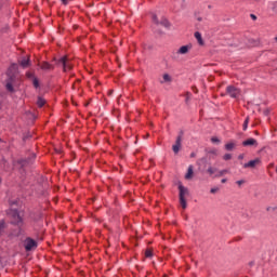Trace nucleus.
<instances>
[{"label":"nucleus","mask_w":277,"mask_h":277,"mask_svg":"<svg viewBox=\"0 0 277 277\" xmlns=\"http://www.w3.org/2000/svg\"><path fill=\"white\" fill-rule=\"evenodd\" d=\"M223 159H224V161H230V159H233V155H230V154H225V155L223 156Z\"/></svg>","instance_id":"obj_25"},{"label":"nucleus","mask_w":277,"mask_h":277,"mask_svg":"<svg viewBox=\"0 0 277 277\" xmlns=\"http://www.w3.org/2000/svg\"><path fill=\"white\" fill-rule=\"evenodd\" d=\"M273 167H274V162H271V163H269V168H273Z\"/></svg>","instance_id":"obj_39"},{"label":"nucleus","mask_w":277,"mask_h":277,"mask_svg":"<svg viewBox=\"0 0 277 277\" xmlns=\"http://www.w3.org/2000/svg\"><path fill=\"white\" fill-rule=\"evenodd\" d=\"M56 66H63V72L72 70V64H70V58H68V55H64L63 57L58 58Z\"/></svg>","instance_id":"obj_2"},{"label":"nucleus","mask_w":277,"mask_h":277,"mask_svg":"<svg viewBox=\"0 0 277 277\" xmlns=\"http://www.w3.org/2000/svg\"><path fill=\"white\" fill-rule=\"evenodd\" d=\"M250 16H251L252 21H256V15L251 14Z\"/></svg>","instance_id":"obj_35"},{"label":"nucleus","mask_w":277,"mask_h":277,"mask_svg":"<svg viewBox=\"0 0 277 277\" xmlns=\"http://www.w3.org/2000/svg\"><path fill=\"white\" fill-rule=\"evenodd\" d=\"M255 134L259 135V131H255Z\"/></svg>","instance_id":"obj_46"},{"label":"nucleus","mask_w":277,"mask_h":277,"mask_svg":"<svg viewBox=\"0 0 277 277\" xmlns=\"http://www.w3.org/2000/svg\"><path fill=\"white\" fill-rule=\"evenodd\" d=\"M1 183H2V179L0 177V185H1Z\"/></svg>","instance_id":"obj_47"},{"label":"nucleus","mask_w":277,"mask_h":277,"mask_svg":"<svg viewBox=\"0 0 277 277\" xmlns=\"http://www.w3.org/2000/svg\"><path fill=\"white\" fill-rule=\"evenodd\" d=\"M212 194H216V192H220V188H211L210 190Z\"/></svg>","instance_id":"obj_32"},{"label":"nucleus","mask_w":277,"mask_h":277,"mask_svg":"<svg viewBox=\"0 0 277 277\" xmlns=\"http://www.w3.org/2000/svg\"><path fill=\"white\" fill-rule=\"evenodd\" d=\"M271 111L272 110L269 108L264 109V116H268L271 114Z\"/></svg>","instance_id":"obj_31"},{"label":"nucleus","mask_w":277,"mask_h":277,"mask_svg":"<svg viewBox=\"0 0 277 277\" xmlns=\"http://www.w3.org/2000/svg\"><path fill=\"white\" fill-rule=\"evenodd\" d=\"M193 177H194V167L190 166L188 168V171H187L186 175H185V179L189 180V179H193Z\"/></svg>","instance_id":"obj_16"},{"label":"nucleus","mask_w":277,"mask_h":277,"mask_svg":"<svg viewBox=\"0 0 277 277\" xmlns=\"http://www.w3.org/2000/svg\"><path fill=\"white\" fill-rule=\"evenodd\" d=\"M14 205H18V201L16 200L10 201L11 208L5 211L6 216L9 217L10 224H12V226H17L18 228H23L25 221L21 216V211H18V209L16 208H13Z\"/></svg>","instance_id":"obj_1"},{"label":"nucleus","mask_w":277,"mask_h":277,"mask_svg":"<svg viewBox=\"0 0 277 277\" xmlns=\"http://www.w3.org/2000/svg\"><path fill=\"white\" fill-rule=\"evenodd\" d=\"M276 173H277V167H276Z\"/></svg>","instance_id":"obj_49"},{"label":"nucleus","mask_w":277,"mask_h":277,"mask_svg":"<svg viewBox=\"0 0 277 277\" xmlns=\"http://www.w3.org/2000/svg\"><path fill=\"white\" fill-rule=\"evenodd\" d=\"M226 170H222L221 172H220V176H224V174H226Z\"/></svg>","instance_id":"obj_34"},{"label":"nucleus","mask_w":277,"mask_h":277,"mask_svg":"<svg viewBox=\"0 0 277 277\" xmlns=\"http://www.w3.org/2000/svg\"><path fill=\"white\" fill-rule=\"evenodd\" d=\"M226 181H227L226 179H223L221 182H222V183H226Z\"/></svg>","instance_id":"obj_40"},{"label":"nucleus","mask_w":277,"mask_h":277,"mask_svg":"<svg viewBox=\"0 0 277 277\" xmlns=\"http://www.w3.org/2000/svg\"><path fill=\"white\" fill-rule=\"evenodd\" d=\"M195 38L200 47H205V40H202V35L199 31L195 32Z\"/></svg>","instance_id":"obj_14"},{"label":"nucleus","mask_w":277,"mask_h":277,"mask_svg":"<svg viewBox=\"0 0 277 277\" xmlns=\"http://www.w3.org/2000/svg\"><path fill=\"white\" fill-rule=\"evenodd\" d=\"M189 101V97H186V102Z\"/></svg>","instance_id":"obj_48"},{"label":"nucleus","mask_w":277,"mask_h":277,"mask_svg":"<svg viewBox=\"0 0 277 277\" xmlns=\"http://www.w3.org/2000/svg\"><path fill=\"white\" fill-rule=\"evenodd\" d=\"M163 81H166L167 83H170V81H172V77H170L168 74H164Z\"/></svg>","instance_id":"obj_23"},{"label":"nucleus","mask_w":277,"mask_h":277,"mask_svg":"<svg viewBox=\"0 0 277 277\" xmlns=\"http://www.w3.org/2000/svg\"><path fill=\"white\" fill-rule=\"evenodd\" d=\"M183 130L180 131V134L176 137L175 144L172 146V150L175 155H177L179 150H181V142H183Z\"/></svg>","instance_id":"obj_7"},{"label":"nucleus","mask_w":277,"mask_h":277,"mask_svg":"<svg viewBox=\"0 0 277 277\" xmlns=\"http://www.w3.org/2000/svg\"><path fill=\"white\" fill-rule=\"evenodd\" d=\"M179 192H180V205L182 209H187V200L185 199V195L189 194V190L183 186V184L179 183Z\"/></svg>","instance_id":"obj_3"},{"label":"nucleus","mask_w":277,"mask_h":277,"mask_svg":"<svg viewBox=\"0 0 277 277\" xmlns=\"http://www.w3.org/2000/svg\"><path fill=\"white\" fill-rule=\"evenodd\" d=\"M3 228H5V221L4 220L0 221V237H1V233H3Z\"/></svg>","instance_id":"obj_24"},{"label":"nucleus","mask_w":277,"mask_h":277,"mask_svg":"<svg viewBox=\"0 0 277 277\" xmlns=\"http://www.w3.org/2000/svg\"><path fill=\"white\" fill-rule=\"evenodd\" d=\"M145 259H153V249L151 248H147L145 250Z\"/></svg>","instance_id":"obj_17"},{"label":"nucleus","mask_w":277,"mask_h":277,"mask_svg":"<svg viewBox=\"0 0 277 277\" xmlns=\"http://www.w3.org/2000/svg\"><path fill=\"white\" fill-rule=\"evenodd\" d=\"M26 77H27V79H34V77H36V74H34L31 71H27Z\"/></svg>","instance_id":"obj_26"},{"label":"nucleus","mask_w":277,"mask_h":277,"mask_svg":"<svg viewBox=\"0 0 277 277\" xmlns=\"http://www.w3.org/2000/svg\"><path fill=\"white\" fill-rule=\"evenodd\" d=\"M72 105H76V106H77V103H76V102H72Z\"/></svg>","instance_id":"obj_43"},{"label":"nucleus","mask_w":277,"mask_h":277,"mask_svg":"<svg viewBox=\"0 0 277 277\" xmlns=\"http://www.w3.org/2000/svg\"><path fill=\"white\" fill-rule=\"evenodd\" d=\"M17 164H13L19 172H25V168H29V158H21L16 161Z\"/></svg>","instance_id":"obj_5"},{"label":"nucleus","mask_w":277,"mask_h":277,"mask_svg":"<svg viewBox=\"0 0 277 277\" xmlns=\"http://www.w3.org/2000/svg\"><path fill=\"white\" fill-rule=\"evenodd\" d=\"M256 166H261V158L250 160L249 162L243 164V168H256Z\"/></svg>","instance_id":"obj_10"},{"label":"nucleus","mask_w":277,"mask_h":277,"mask_svg":"<svg viewBox=\"0 0 277 277\" xmlns=\"http://www.w3.org/2000/svg\"><path fill=\"white\" fill-rule=\"evenodd\" d=\"M208 155H213L214 157L217 156V149H211L208 151Z\"/></svg>","instance_id":"obj_28"},{"label":"nucleus","mask_w":277,"mask_h":277,"mask_svg":"<svg viewBox=\"0 0 277 277\" xmlns=\"http://www.w3.org/2000/svg\"><path fill=\"white\" fill-rule=\"evenodd\" d=\"M24 248L26 252H31V250H36V248H38V241L31 237H26L24 240Z\"/></svg>","instance_id":"obj_4"},{"label":"nucleus","mask_w":277,"mask_h":277,"mask_svg":"<svg viewBox=\"0 0 277 277\" xmlns=\"http://www.w3.org/2000/svg\"><path fill=\"white\" fill-rule=\"evenodd\" d=\"M195 93L198 94V89L195 88Z\"/></svg>","instance_id":"obj_41"},{"label":"nucleus","mask_w":277,"mask_h":277,"mask_svg":"<svg viewBox=\"0 0 277 277\" xmlns=\"http://www.w3.org/2000/svg\"><path fill=\"white\" fill-rule=\"evenodd\" d=\"M88 105H90V103L84 104V107H88Z\"/></svg>","instance_id":"obj_42"},{"label":"nucleus","mask_w":277,"mask_h":277,"mask_svg":"<svg viewBox=\"0 0 277 277\" xmlns=\"http://www.w3.org/2000/svg\"><path fill=\"white\" fill-rule=\"evenodd\" d=\"M233 148H235V143H227V144H225V149L233 150Z\"/></svg>","instance_id":"obj_22"},{"label":"nucleus","mask_w":277,"mask_h":277,"mask_svg":"<svg viewBox=\"0 0 277 277\" xmlns=\"http://www.w3.org/2000/svg\"><path fill=\"white\" fill-rule=\"evenodd\" d=\"M19 66L22 68H29V66H31V60L28 58H23L21 62H19Z\"/></svg>","instance_id":"obj_12"},{"label":"nucleus","mask_w":277,"mask_h":277,"mask_svg":"<svg viewBox=\"0 0 277 277\" xmlns=\"http://www.w3.org/2000/svg\"><path fill=\"white\" fill-rule=\"evenodd\" d=\"M196 155L195 154H192L190 157H195Z\"/></svg>","instance_id":"obj_44"},{"label":"nucleus","mask_w":277,"mask_h":277,"mask_svg":"<svg viewBox=\"0 0 277 277\" xmlns=\"http://www.w3.org/2000/svg\"><path fill=\"white\" fill-rule=\"evenodd\" d=\"M39 66H40L41 70H55V65H53L47 61L41 62V64Z\"/></svg>","instance_id":"obj_9"},{"label":"nucleus","mask_w":277,"mask_h":277,"mask_svg":"<svg viewBox=\"0 0 277 277\" xmlns=\"http://www.w3.org/2000/svg\"><path fill=\"white\" fill-rule=\"evenodd\" d=\"M160 25H162V27H170V21H168V18H162Z\"/></svg>","instance_id":"obj_19"},{"label":"nucleus","mask_w":277,"mask_h":277,"mask_svg":"<svg viewBox=\"0 0 277 277\" xmlns=\"http://www.w3.org/2000/svg\"><path fill=\"white\" fill-rule=\"evenodd\" d=\"M32 85H34V88H36V90H38V88H40V80L38 79V77H34Z\"/></svg>","instance_id":"obj_18"},{"label":"nucleus","mask_w":277,"mask_h":277,"mask_svg":"<svg viewBox=\"0 0 277 277\" xmlns=\"http://www.w3.org/2000/svg\"><path fill=\"white\" fill-rule=\"evenodd\" d=\"M226 94H228L232 98H238L241 91L235 85H228L226 88Z\"/></svg>","instance_id":"obj_6"},{"label":"nucleus","mask_w":277,"mask_h":277,"mask_svg":"<svg viewBox=\"0 0 277 277\" xmlns=\"http://www.w3.org/2000/svg\"><path fill=\"white\" fill-rule=\"evenodd\" d=\"M14 79H15L14 76H10L9 79L6 80L5 88L8 92L14 93V84H12L14 83Z\"/></svg>","instance_id":"obj_8"},{"label":"nucleus","mask_w":277,"mask_h":277,"mask_svg":"<svg viewBox=\"0 0 277 277\" xmlns=\"http://www.w3.org/2000/svg\"><path fill=\"white\" fill-rule=\"evenodd\" d=\"M189 49H192V45H183L179 49L177 53H180V55H185L189 53Z\"/></svg>","instance_id":"obj_13"},{"label":"nucleus","mask_w":277,"mask_h":277,"mask_svg":"<svg viewBox=\"0 0 277 277\" xmlns=\"http://www.w3.org/2000/svg\"><path fill=\"white\" fill-rule=\"evenodd\" d=\"M208 174L210 175L215 174V169H213V167L208 168Z\"/></svg>","instance_id":"obj_29"},{"label":"nucleus","mask_w":277,"mask_h":277,"mask_svg":"<svg viewBox=\"0 0 277 277\" xmlns=\"http://www.w3.org/2000/svg\"><path fill=\"white\" fill-rule=\"evenodd\" d=\"M238 159H243V154H240L239 156H238Z\"/></svg>","instance_id":"obj_38"},{"label":"nucleus","mask_w":277,"mask_h":277,"mask_svg":"<svg viewBox=\"0 0 277 277\" xmlns=\"http://www.w3.org/2000/svg\"><path fill=\"white\" fill-rule=\"evenodd\" d=\"M272 208H267L266 211H271Z\"/></svg>","instance_id":"obj_45"},{"label":"nucleus","mask_w":277,"mask_h":277,"mask_svg":"<svg viewBox=\"0 0 277 277\" xmlns=\"http://www.w3.org/2000/svg\"><path fill=\"white\" fill-rule=\"evenodd\" d=\"M249 123H250V117H247V118L245 119L243 124H242L243 131H246V130L248 129V124H249Z\"/></svg>","instance_id":"obj_20"},{"label":"nucleus","mask_w":277,"mask_h":277,"mask_svg":"<svg viewBox=\"0 0 277 277\" xmlns=\"http://www.w3.org/2000/svg\"><path fill=\"white\" fill-rule=\"evenodd\" d=\"M211 142L212 144H220V138H217V136H212Z\"/></svg>","instance_id":"obj_27"},{"label":"nucleus","mask_w":277,"mask_h":277,"mask_svg":"<svg viewBox=\"0 0 277 277\" xmlns=\"http://www.w3.org/2000/svg\"><path fill=\"white\" fill-rule=\"evenodd\" d=\"M27 140H31L30 134H26V135L23 136V142H27Z\"/></svg>","instance_id":"obj_30"},{"label":"nucleus","mask_w":277,"mask_h":277,"mask_svg":"<svg viewBox=\"0 0 277 277\" xmlns=\"http://www.w3.org/2000/svg\"><path fill=\"white\" fill-rule=\"evenodd\" d=\"M58 60H60V58H57V57L54 56V57L52 58V62H55V64H57V61H58Z\"/></svg>","instance_id":"obj_36"},{"label":"nucleus","mask_w":277,"mask_h":277,"mask_svg":"<svg viewBox=\"0 0 277 277\" xmlns=\"http://www.w3.org/2000/svg\"><path fill=\"white\" fill-rule=\"evenodd\" d=\"M237 185H243V180L237 181Z\"/></svg>","instance_id":"obj_37"},{"label":"nucleus","mask_w":277,"mask_h":277,"mask_svg":"<svg viewBox=\"0 0 277 277\" xmlns=\"http://www.w3.org/2000/svg\"><path fill=\"white\" fill-rule=\"evenodd\" d=\"M242 146H259V143L254 138H248L242 142Z\"/></svg>","instance_id":"obj_11"},{"label":"nucleus","mask_w":277,"mask_h":277,"mask_svg":"<svg viewBox=\"0 0 277 277\" xmlns=\"http://www.w3.org/2000/svg\"><path fill=\"white\" fill-rule=\"evenodd\" d=\"M151 21L155 23V25H159V17H157V14L151 15Z\"/></svg>","instance_id":"obj_21"},{"label":"nucleus","mask_w":277,"mask_h":277,"mask_svg":"<svg viewBox=\"0 0 277 277\" xmlns=\"http://www.w3.org/2000/svg\"><path fill=\"white\" fill-rule=\"evenodd\" d=\"M63 5H67L69 1H72V0H61Z\"/></svg>","instance_id":"obj_33"},{"label":"nucleus","mask_w":277,"mask_h":277,"mask_svg":"<svg viewBox=\"0 0 277 277\" xmlns=\"http://www.w3.org/2000/svg\"><path fill=\"white\" fill-rule=\"evenodd\" d=\"M44 105H47V100H44V97H42V96H38L37 97V106L41 109V107H43Z\"/></svg>","instance_id":"obj_15"}]
</instances>
